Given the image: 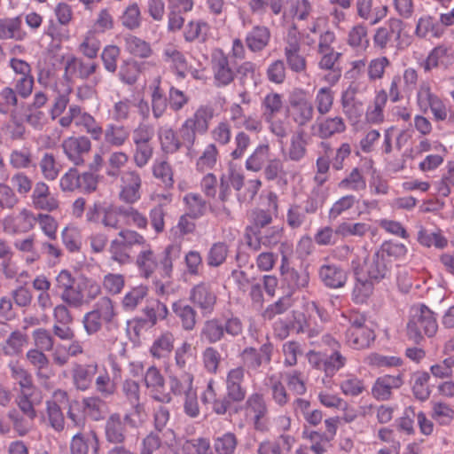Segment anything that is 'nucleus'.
Here are the masks:
<instances>
[{
	"label": "nucleus",
	"mask_w": 454,
	"mask_h": 454,
	"mask_svg": "<svg viewBox=\"0 0 454 454\" xmlns=\"http://www.w3.org/2000/svg\"><path fill=\"white\" fill-rule=\"evenodd\" d=\"M181 254V247L171 244L161 252L155 251L150 244L141 248L136 258V265L141 277L149 278L155 273L161 278H170L173 262Z\"/></svg>",
	"instance_id": "1"
},
{
	"label": "nucleus",
	"mask_w": 454,
	"mask_h": 454,
	"mask_svg": "<svg viewBox=\"0 0 454 454\" xmlns=\"http://www.w3.org/2000/svg\"><path fill=\"white\" fill-rule=\"evenodd\" d=\"M438 330L434 313L423 304L415 305L411 309L410 319L407 324L409 337L418 342L422 339V333L433 337Z\"/></svg>",
	"instance_id": "2"
},
{
	"label": "nucleus",
	"mask_w": 454,
	"mask_h": 454,
	"mask_svg": "<svg viewBox=\"0 0 454 454\" xmlns=\"http://www.w3.org/2000/svg\"><path fill=\"white\" fill-rule=\"evenodd\" d=\"M283 105V97L275 92L267 94L262 103V117L269 124L270 132L278 137H285L287 134L286 123L277 117Z\"/></svg>",
	"instance_id": "3"
},
{
	"label": "nucleus",
	"mask_w": 454,
	"mask_h": 454,
	"mask_svg": "<svg viewBox=\"0 0 454 454\" xmlns=\"http://www.w3.org/2000/svg\"><path fill=\"white\" fill-rule=\"evenodd\" d=\"M122 206L96 201L87 209L86 220L89 223H100L106 229L118 230L121 227Z\"/></svg>",
	"instance_id": "4"
},
{
	"label": "nucleus",
	"mask_w": 454,
	"mask_h": 454,
	"mask_svg": "<svg viewBox=\"0 0 454 454\" xmlns=\"http://www.w3.org/2000/svg\"><path fill=\"white\" fill-rule=\"evenodd\" d=\"M287 112L297 126L304 127L313 120L315 108L305 90H295L289 95Z\"/></svg>",
	"instance_id": "5"
},
{
	"label": "nucleus",
	"mask_w": 454,
	"mask_h": 454,
	"mask_svg": "<svg viewBox=\"0 0 454 454\" xmlns=\"http://www.w3.org/2000/svg\"><path fill=\"white\" fill-rule=\"evenodd\" d=\"M170 387L174 393L184 394V412L191 418H196L200 414V407L197 399V394L192 387L193 376L190 372H184L178 377L177 375H169Z\"/></svg>",
	"instance_id": "6"
},
{
	"label": "nucleus",
	"mask_w": 454,
	"mask_h": 454,
	"mask_svg": "<svg viewBox=\"0 0 454 454\" xmlns=\"http://www.w3.org/2000/svg\"><path fill=\"white\" fill-rule=\"evenodd\" d=\"M182 438H176L172 430H167L160 437L151 433L144 440L140 454H153L160 450V454H179Z\"/></svg>",
	"instance_id": "7"
},
{
	"label": "nucleus",
	"mask_w": 454,
	"mask_h": 454,
	"mask_svg": "<svg viewBox=\"0 0 454 454\" xmlns=\"http://www.w3.org/2000/svg\"><path fill=\"white\" fill-rule=\"evenodd\" d=\"M133 413H128L122 419L119 413L111 414L105 424V436L107 442L112 443H121L125 440V423L131 427H138L144 420Z\"/></svg>",
	"instance_id": "8"
},
{
	"label": "nucleus",
	"mask_w": 454,
	"mask_h": 454,
	"mask_svg": "<svg viewBox=\"0 0 454 454\" xmlns=\"http://www.w3.org/2000/svg\"><path fill=\"white\" fill-rule=\"evenodd\" d=\"M418 79V71L413 67H407L402 74H395L389 86L391 101L395 103L404 97H409L416 88Z\"/></svg>",
	"instance_id": "9"
},
{
	"label": "nucleus",
	"mask_w": 454,
	"mask_h": 454,
	"mask_svg": "<svg viewBox=\"0 0 454 454\" xmlns=\"http://www.w3.org/2000/svg\"><path fill=\"white\" fill-rule=\"evenodd\" d=\"M3 230L10 235L27 233L35 226V213L27 208H21L17 214L5 215L2 220Z\"/></svg>",
	"instance_id": "10"
},
{
	"label": "nucleus",
	"mask_w": 454,
	"mask_h": 454,
	"mask_svg": "<svg viewBox=\"0 0 454 454\" xmlns=\"http://www.w3.org/2000/svg\"><path fill=\"white\" fill-rule=\"evenodd\" d=\"M119 199L129 205L137 203L141 199L142 179L135 170L122 173L121 176Z\"/></svg>",
	"instance_id": "11"
},
{
	"label": "nucleus",
	"mask_w": 454,
	"mask_h": 454,
	"mask_svg": "<svg viewBox=\"0 0 454 454\" xmlns=\"http://www.w3.org/2000/svg\"><path fill=\"white\" fill-rule=\"evenodd\" d=\"M215 84L224 87L231 84L235 78V72L230 67L229 59L221 49H215L211 55Z\"/></svg>",
	"instance_id": "12"
},
{
	"label": "nucleus",
	"mask_w": 454,
	"mask_h": 454,
	"mask_svg": "<svg viewBox=\"0 0 454 454\" xmlns=\"http://www.w3.org/2000/svg\"><path fill=\"white\" fill-rule=\"evenodd\" d=\"M454 64V48L447 43H441L433 48L421 67L425 72L434 68L448 69Z\"/></svg>",
	"instance_id": "13"
},
{
	"label": "nucleus",
	"mask_w": 454,
	"mask_h": 454,
	"mask_svg": "<svg viewBox=\"0 0 454 454\" xmlns=\"http://www.w3.org/2000/svg\"><path fill=\"white\" fill-rule=\"evenodd\" d=\"M62 149L67 158L74 165L84 163V155L91 149L90 140L84 136L69 137L63 140Z\"/></svg>",
	"instance_id": "14"
},
{
	"label": "nucleus",
	"mask_w": 454,
	"mask_h": 454,
	"mask_svg": "<svg viewBox=\"0 0 454 454\" xmlns=\"http://www.w3.org/2000/svg\"><path fill=\"white\" fill-rule=\"evenodd\" d=\"M300 39L296 31H290L286 40L284 51L289 68L295 73H301L306 70L307 62L305 58L300 54Z\"/></svg>",
	"instance_id": "15"
},
{
	"label": "nucleus",
	"mask_w": 454,
	"mask_h": 454,
	"mask_svg": "<svg viewBox=\"0 0 454 454\" xmlns=\"http://www.w3.org/2000/svg\"><path fill=\"white\" fill-rule=\"evenodd\" d=\"M110 372L106 370L97 377L96 390L104 397L114 395L116 391L117 382L121 379V368L114 359H109Z\"/></svg>",
	"instance_id": "16"
},
{
	"label": "nucleus",
	"mask_w": 454,
	"mask_h": 454,
	"mask_svg": "<svg viewBox=\"0 0 454 454\" xmlns=\"http://www.w3.org/2000/svg\"><path fill=\"white\" fill-rule=\"evenodd\" d=\"M320 281L328 288L339 289L348 281V272L335 263H324L318 268Z\"/></svg>",
	"instance_id": "17"
},
{
	"label": "nucleus",
	"mask_w": 454,
	"mask_h": 454,
	"mask_svg": "<svg viewBox=\"0 0 454 454\" xmlns=\"http://www.w3.org/2000/svg\"><path fill=\"white\" fill-rule=\"evenodd\" d=\"M145 383L154 400L160 403H169L171 401L170 395L164 391V378L155 366L149 367L145 372Z\"/></svg>",
	"instance_id": "18"
},
{
	"label": "nucleus",
	"mask_w": 454,
	"mask_h": 454,
	"mask_svg": "<svg viewBox=\"0 0 454 454\" xmlns=\"http://www.w3.org/2000/svg\"><path fill=\"white\" fill-rule=\"evenodd\" d=\"M403 384L402 374L381 376L375 380L372 387V395L379 401L389 400L392 390L401 387Z\"/></svg>",
	"instance_id": "19"
},
{
	"label": "nucleus",
	"mask_w": 454,
	"mask_h": 454,
	"mask_svg": "<svg viewBox=\"0 0 454 454\" xmlns=\"http://www.w3.org/2000/svg\"><path fill=\"white\" fill-rule=\"evenodd\" d=\"M218 386L214 380L207 381L205 390L201 394V401L205 404H211L212 410L218 415H223L230 407L229 397L218 394Z\"/></svg>",
	"instance_id": "20"
},
{
	"label": "nucleus",
	"mask_w": 454,
	"mask_h": 454,
	"mask_svg": "<svg viewBox=\"0 0 454 454\" xmlns=\"http://www.w3.org/2000/svg\"><path fill=\"white\" fill-rule=\"evenodd\" d=\"M191 300L204 314L211 313L216 302V295L208 283H200L191 291Z\"/></svg>",
	"instance_id": "21"
},
{
	"label": "nucleus",
	"mask_w": 454,
	"mask_h": 454,
	"mask_svg": "<svg viewBox=\"0 0 454 454\" xmlns=\"http://www.w3.org/2000/svg\"><path fill=\"white\" fill-rule=\"evenodd\" d=\"M31 200L35 209L51 212L59 207V200L51 194L49 186L43 182L35 184Z\"/></svg>",
	"instance_id": "22"
},
{
	"label": "nucleus",
	"mask_w": 454,
	"mask_h": 454,
	"mask_svg": "<svg viewBox=\"0 0 454 454\" xmlns=\"http://www.w3.org/2000/svg\"><path fill=\"white\" fill-rule=\"evenodd\" d=\"M245 371L242 367L231 369L226 376V391L230 399L240 402L246 396V388L242 386Z\"/></svg>",
	"instance_id": "23"
},
{
	"label": "nucleus",
	"mask_w": 454,
	"mask_h": 454,
	"mask_svg": "<svg viewBox=\"0 0 454 454\" xmlns=\"http://www.w3.org/2000/svg\"><path fill=\"white\" fill-rule=\"evenodd\" d=\"M98 445V438L94 431L78 432L71 439L70 451L72 454H88L91 448L97 452Z\"/></svg>",
	"instance_id": "24"
},
{
	"label": "nucleus",
	"mask_w": 454,
	"mask_h": 454,
	"mask_svg": "<svg viewBox=\"0 0 454 454\" xmlns=\"http://www.w3.org/2000/svg\"><path fill=\"white\" fill-rule=\"evenodd\" d=\"M444 34L443 25L440 20L425 14L419 18L416 25L415 35L419 38H440Z\"/></svg>",
	"instance_id": "25"
},
{
	"label": "nucleus",
	"mask_w": 454,
	"mask_h": 454,
	"mask_svg": "<svg viewBox=\"0 0 454 454\" xmlns=\"http://www.w3.org/2000/svg\"><path fill=\"white\" fill-rule=\"evenodd\" d=\"M163 60L169 64L177 77L184 79L188 72V64L184 54L174 45L168 44L163 49Z\"/></svg>",
	"instance_id": "26"
},
{
	"label": "nucleus",
	"mask_w": 454,
	"mask_h": 454,
	"mask_svg": "<svg viewBox=\"0 0 454 454\" xmlns=\"http://www.w3.org/2000/svg\"><path fill=\"white\" fill-rule=\"evenodd\" d=\"M27 33L22 28L20 17H6L0 19V39L22 41L26 38Z\"/></svg>",
	"instance_id": "27"
},
{
	"label": "nucleus",
	"mask_w": 454,
	"mask_h": 454,
	"mask_svg": "<svg viewBox=\"0 0 454 454\" xmlns=\"http://www.w3.org/2000/svg\"><path fill=\"white\" fill-rule=\"evenodd\" d=\"M356 6L357 15L361 19L368 20L372 25L379 23L387 12L386 5L372 7V0H357Z\"/></svg>",
	"instance_id": "28"
},
{
	"label": "nucleus",
	"mask_w": 454,
	"mask_h": 454,
	"mask_svg": "<svg viewBox=\"0 0 454 454\" xmlns=\"http://www.w3.org/2000/svg\"><path fill=\"white\" fill-rule=\"evenodd\" d=\"M175 337L172 333L166 331L157 336L150 347L151 356L158 360L169 357L174 349Z\"/></svg>",
	"instance_id": "29"
},
{
	"label": "nucleus",
	"mask_w": 454,
	"mask_h": 454,
	"mask_svg": "<svg viewBox=\"0 0 454 454\" xmlns=\"http://www.w3.org/2000/svg\"><path fill=\"white\" fill-rule=\"evenodd\" d=\"M316 134L321 138H328L346 129L344 120L340 116L327 117L317 120L314 126Z\"/></svg>",
	"instance_id": "30"
},
{
	"label": "nucleus",
	"mask_w": 454,
	"mask_h": 454,
	"mask_svg": "<svg viewBox=\"0 0 454 454\" xmlns=\"http://www.w3.org/2000/svg\"><path fill=\"white\" fill-rule=\"evenodd\" d=\"M387 101V93L385 90L376 92L372 105L367 107L365 119L368 123L380 124L384 121V108Z\"/></svg>",
	"instance_id": "31"
},
{
	"label": "nucleus",
	"mask_w": 454,
	"mask_h": 454,
	"mask_svg": "<svg viewBox=\"0 0 454 454\" xmlns=\"http://www.w3.org/2000/svg\"><path fill=\"white\" fill-rule=\"evenodd\" d=\"M270 40V31L265 26H254L251 31L247 34L246 43L252 51H261L269 43Z\"/></svg>",
	"instance_id": "32"
},
{
	"label": "nucleus",
	"mask_w": 454,
	"mask_h": 454,
	"mask_svg": "<svg viewBox=\"0 0 454 454\" xmlns=\"http://www.w3.org/2000/svg\"><path fill=\"white\" fill-rule=\"evenodd\" d=\"M311 12V5L308 0H287L283 10L284 20H306Z\"/></svg>",
	"instance_id": "33"
},
{
	"label": "nucleus",
	"mask_w": 454,
	"mask_h": 454,
	"mask_svg": "<svg viewBox=\"0 0 454 454\" xmlns=\"http://www.w3.org/2000/svg\"><path fill=\"white\" fill-rule=\"evenodd\" d=\"M214 117V110L210 106H200L192 116L187 118L188 123H190L198 134L203 135L207 133L209 128L211 120Z\"/></svg>",
	"instance_id": "34"
},
{
	"label": "nucleus",
	"mask_w": 454,
	"mask_h": 454,
	"mask_svg": "<svg viewBox=\"0 0 454 454\" xmlns=\"http://www.w3.org/2000/svg\"><path fill=\"white\" fill-rule=\"evenodd\" d=\"M307 141L303 131L295 132L290 138L286 158L292 161H301L307 153Z\"/></svg>",
	"instance_id": "35"
},
{
	"label": "nucleus",
	"mask_w": 454,
	"mask_h": 454,
	"mask_svg": "<svg viewBox=\"0 0 454 454\" xmlns=\"http://www.w3.org/2000/svg\"><path fill=\"white\" fill-rule=\"evenodd\" d=\"M418 241L426 247H434L443 249L448 246V239L442 235L441 230L429 231L423 227L418 232Z\"/></svg>",
	"instance_id": "36"
},
{
	"label": "nucleus",
	"mask_w": 454,
	"mask_h": 454,
	"mask_svg": "<svg viewBox=\"0 0 454 454\" xmlns=\"http://www.w3.org/2000/svg\"><path fill=\"white\" fill-rule=\"evenodd\" d=\"M96 370V365L75 364L72 372L75 387L82 391L88 389L92 382Z\"/></svg>",
	"instance_id": "37"
},
{
	"label": "nucleus",
	"mask_w": 454,
	"mask_h": 454,
	"mask_svg": "<svg viewBox=\"0 0 454 454\" xmlns=\"http://www.w3.org/2000/svg\"><path fill=\"white\" fill-rule=\"evenodd\" d=\"M219 152L215 143L207 144L196 160V169L205 172L213 169L218 160Z\"/></svg>",
	"instance_id": "38"
},
{
	"label": "nucleus",
	"mask_w": 454,
	"mask_h": 454,
	"mask_svg": "<svg viewBox=\"0 0 454 454\" xmlns=\"http://www.w3.org/2000/svg\"><path fill=\"white\" fill-rule=\"evenodd\" d=\"M195 358V348H192V344L184 341L182 343L180 347H178L175 351V361L176 367L182 371L180 374H176L178 377L183 375L185 372L186 365L189 362L193 361ZM166 372L174 375L169 368L167 367Z\"/></svg>",
	"instance_id": "39"
},
{
	"label": "nucleus",
	"mask_w": 454,
	"mask_h": 454,
	"mask_svg": "<svg viewBox=\"0 0 454 454\" xmlns=\"http://www.w3.org/2000/svg\"><path fill=\"white\" fill-rule=\"evenodd\" d=\"M124 47L127 51L138 58L146 59L153 54L149 43L132 35L125 36Z\"/></svg>",
	"instance_id": "40"
},
{
	"label": "nucleus",
	"mask_w": 454,
	"mask_h": 454,
	"mask_svg": "<svg viewBox=\"0 0 454 454\" xmlns=\"http://www.w3.org/2000/svg\"><path fill=\"white\" fill-rule=\"evenodd\" d=\"M158 137L161 149L165 153H174L181 148V141L172 128L168 126L160 128Z\"/></svg>",
	"instance_id": "41"
},
{
	"label": "nucleus",
	"mask_w": 454,
	"mask_h": 454,
	"mask_svg": "<svg viewBox=\"0 0 454 454\" xmlns=\"http://www.w3.org/2000/svg\"><path fill=\"white\" fill-rule=\"evenodd\" d=\"M270 146L268 144H261L256 146L254 152L246 160V168L253 172L260 171L268 161Z\"/></svg>",
	"instance_id": "42"
},
{
	"label": "nucleus",
	"mask_w": 454,
	"mask_h": 454,
	"mask_svg": "<svg viewBox=\"0 0 454 454\" xmlns=\"http://www.w3.org/2000/svg\"><path fill=\"white\" fill-rule=\"evenodd\" d=\"M9 366L12 371V376L20 387L21 395L32 396L35 387L32 383L31 376L17 363H11Z\"/></svg>",
	"instance_id": "43"
},
{
	"label": "nucleus",
	"mask_w": 454,
	"mask_h": 454,
	"mask_svg": "<svg viewBox=\"0 0 454 454\" xmlns=\"http://www.w3.org/2000/svg\"><path fill=\"white\" fill-rule=\"evenodd\" d=\"M172 309L176 316L180 318L184 330L191 331L194 328L196 324V312L191 306L178 301L173 303Z\"/></svg>",
	"instance_id": "44"
},
{
	"label": "nucleus",
	"mask_w": 454,
	"mask_h": 454,
	"mask_svg": "<svg viewBox=\"0 0 454 454\" xmlns=\"http://www.w3.org/2000/svg\"><path fill=\"white\" fill-rule=\"evenodd\" d=\"M347 42L356 51H365L369 46L367 27L361 24L352 27L348 31Z\"/></svg>",
	"instance_id": "45"
},
{
	"label": "nucleus",
	"mask_w": 454,
	"mask_h": 454,
	"mask_svg": "<svg viewBox=\"0 0 454 454\" xmlns=\"http://www.w3.org/2000/svg\"><path fill=\"white\" fill-rule=\"evenodd\" d=\"M373 340L374 333L370 328H357L355 332H347V342L355 349L369 347Z\"/></svg>",
	"instance_id": "46"
},
{
	"label": "nucleus",
	"mask_w": 454,
	"mask_h": 454,
	"mask_svg": "<svg viewBox=\"0 0 454 454\" xmlns=\"http://www.w3.org/2000/svg\"><path fill=\"white\" fill-rule=\"evenodd\" d=\"M340 388L343 395L347 396H357L365 390L364 380L357 376L348 373L341 375Z\"/></svg>",
	"instance_id": "47"
},
{
	"label": "nucleus",
	"mask_w": 454,
	"mask_h": 454,
	"mask_svg": "<svg viewBox=\"0 0 454 454\" xmlns=\"http://www.w3.org/2000/svg\"><path fill=\"white\" fill-rule=\"evenodd\" d=\"M61 239L66 248L71 252H79L82 247L81 230L74 225L68 224L61 231Z\"/></svg>",
	"instance_id": "48"
},
{
	"label": "nucleus",
	"mask_w": 454,
	"mask_h": 454,
	"mask_svg": "<svg viewBox=\"0 0 454 454\" xmlns=\"http://www.w3.org/2000/svg\"><path fill=\"white\" fill-rule=\"evenodd\" d=\"M96 69L97 65L95 63H84L74 57L69 59L66 66L67 74L75 75L82 79H86L94 74Z\"/></svg>",
	"instance_id": "49"
},
{
	"label": "nucleus",
	"mask_w": 454,
	"mask_h": 454,
	"mask_svg": "<svg viewBox=\"0 0 454 454\" xmlns=\"http://www.w3.org/2000/svg\"><path fill=\"white\" fill-rule=\"evenodd\" d=\"M76 126H82L94 140H99L103 134L100 124L94 117L88 113L82 112L79 107V114L76 116Z\"/></svg>",
	"instance_id": "50"
},
{
	"label": "nucleus",
	"mask_w": 454,
	"mask_h": 454,
	"mask_svg": "<svg viewBox=\"0 0 454 454\" xmlns=\"http://www.w3.org/2000/svg\"><path fill=\"white\" fill-rule=\"evenodd\" d=\"M121 25L129 29L135 30L141 26V11L137 3L129 4L120 16Z\"/></svg>",
	"instance_id": "51"
},
{
	"label": "nucleus",
	"mask_w": 454,
	"mask_h": 454,
	"mask_svg": "<svg viewBox=\"0 0 454 454\" xmlns=\"http://www.w3.org/2000/svg\"><path fill=\"white\" fill-rule=\"evenodd\" d=\"M247 411L253 413L254 427L257 429H262L263 425L261 419L264 417L267 411L262 395L259 394L252 395L247 401Z\"/></svg>",
	"instance_id": "52"
},
{
	"label": "nucleus",
	"mask_w": 454,
	"mask_h": 454,
	"mask_svg": "<svg viewBox=\"0 0 454 454\" xmlns=\"http://www.w3.org/2000/svg\"><path fill=\"white\" fill-rule=\"evenodd\" d=\"M160 78L157 77L150 85L152 90V109L155 118L161 117L167 109V100L163 96V92L160 90Z\"/></svg>",
	"instance_id": "53"
},
{
	"label": "nucleus",
	"mask_w": 454,
	"mask_h": 454,
	"mask_svg": "<svg viewBox=\"0 0 454 454\" xmlns=\"http://www.w3.org/2000/svg\"><path fill=\"white\" fill-rule=\"evenodd\" d=\"M104 136L106 144L119 147L126 143L129 137V132L123 126L110 124L106 127Z\"/></svg>",
	"instance_id": "54"
},
{
	"label": "nucleus",
	"mask_w": 454,
	"mask_h": 454,
	"mask_svg": "<svg viewBox=\"0 0 454 454\" xmlns=\"http://www.w3.org/2000/svg\"><path fill=\"white\" fill-rule=\"evenodd\" d=\"M437 97L432 90L431 83L428 81H422L416 92L417 106L422 112L426 113Z\"/></svg>",
	"instance_id": "55"
},
{
	"label": "nucleus",
	"mask_w": 454,
	"mask_h": 454,
	"mask_svg": "<svg viewBox=\"0 0 454 454\" xmlns=\"http://www.w3.org/2000/svg\"><path fill=\"white\" fill-rule=\"evenodd\" d=\"M338 186L340 189L346 191L360 192L365 189L366 181L361 171L355 168L339 183Z\"/></svg>",
	"instance_id": "56"
},
{
	"label": "nucleus",
	"mask_w": 454,
	"mask_h": 454,
	"mask_svg": "<svg viewBox=\"0 0 454 454\" xmlns=\"http://www.w3.org/2000/svg\"><path fill=\"white\" fill-rule=\"evenodd\" d=\"M123 392L133 405L134 410L131 413L136 415L137 417L142 418L143 413V405L139 403V385L137 382L129 380L123 383L122 387Z\"/></svg>",
	"instance_id": "57"
},
{
	"label": "nucleus",
	"mask_w": 454,
	"mask_h": 454,
	"mask_svg": "<svg viewBox=\"0 0 454 454\" xmlns=\"http://www.w3.org/2000/svg\"><path fill=\"white\" fill-rule=\"evenodd\" d=\"M238 440L233 433H224L214 440V449L217 454H234Z\"/></svg>",
	"instance_id": "58"
},
{
	"label": "nucleus",
	"mask_w": 454,
	"mask_h": 454,
	"mask_svg": "<svg viewBox=\"0 0 454 454\" xmlns=\"http://www.w3.org/2000/svg\"><path fill=\"white\" fill-rule=\"evenodd\" d=\"M431 416L440 425L447 426L454 419V410L446 403L434 402L432 403Z\"/></svg>",
	"instance_id": "59"
},
{
	"label": "nucleus",
	"mask_w": 454,
	"mask_h": 454,
	"mask_svg": "<svg viewBox=\"0 0 454 454\" xmlns=\"http://www.w3.org/2000/svg\"><path fill=\"white\" fill-rule=\"evenodd\" d=\"M389 271V265L385 256L380 252L377 253L367 267V273L370 278L380 279L385 278Z\"/></svg>",
	"instance_id": "60"
},
{
	"label": "nucleus",
	"mask_w": 454,
	"mask_h": 454,
	"mask_svg": "<svg viewBox=\"0 0 454 454\" xmlns=\"http://www.w3.org/2000/svg\"><path fill=\"white\" fill-rule=\"evenodd\" d=\"M356 90L348 87L341 95V106L344 114L349 118L357 117L361 114L362 104L355 101Z\"/></svg>",
	"instance_id": "61"
},
{
	"label": "nucleus",
	"mask_w": 454,
	"mask_h": 454,
	"mask_svg": "<svg viewBox=\"0 0 454 454\" xmlns=\"http://www.w3.org/2000/svg\"><path fill=\"white\" fill-rule=\"evenodd\" d=\"M129 161V156L123 152H113L107 159L106 174L110 177H118L121 170Z\"/></svg>",
	"instance_id": "62"
},
{
	"label": "nucleus",
	"mask_w": 454,
	"mask_h": 454,
	"mask_svg": "<svg viewBox=\"0 0 454 454\" xmlns=\"http://www.w3.org/2000/svg\"><path fill=\"white\" fill-rule=\"evenodd\" d=\"M78 281L83 304L90 302L100 294L101 287L95 279L82 276L78 278Z\"/></svg>",
	"instance_id": "63"
},
{
	"label": "nucleus",
	"mask_w": 454,
	"mask_h": 454,
	"mask_svg": "<svg viewBox=\"0 0 454 454\" xmlns=\"http://www.w3.org/2000/svg\"><path fill=\"white\" fill-rule=\"evenodd\" d=\"M122 218L128 225L145 230L148 225V219L145 215L133 207H122Z\"/></svg>",
	"instance_id": "64"
}]
</instances>
